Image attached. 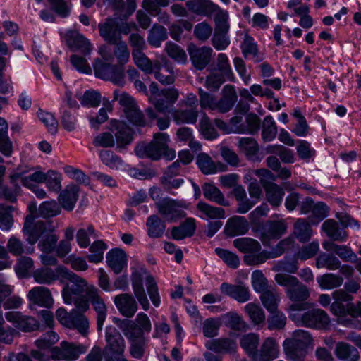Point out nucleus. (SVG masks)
<instances>
[{
	"label": "nucleus",
	"instance_id": "obj_1",
	"mask_svg": "<svg viewBox=\"0 0 361 361\" xmlns=\"http://www.w3.org/2000/svg\"><path fill=\"white\" fill-rule=\"evenodd\" d=\"M305 309V303L291 304L288 307L290 319L298 326L314 329H325L328 326L330 319L325 311L321 309H313L303 314L299 312Z\"/></svg>",
	"mask_w": 361,
	"mask_h": 361
},
{
	"label": "nucleus",
	"instance_id": "obj_2",
	"mask_svg": "<svg viewBox=\"0 0 361 361\" xmlns=\"http://www.w3.org/2000/svg\"><path fill=\"white\" fill-rule=\"evenodd\" d=\"M169 137L167 133H157L154 135L153 140L148 144H138L135 152L140 158H149L152 160H159L164 156L168 160H172L176 157L173 149L169 147Z\"/></svg>",
	"mask_w": 361,
	"mask_h": 361
},
{
	"label": "nucleus",
	"instance_id": "obj_3",
	"mask_svg": "<svg viewBox=\"0 0 361 361\" xmlns=\"http://www.w3.org/2000/svg\"><path fill=\"white\" fill-rule=\"evenodd\" d=\"M274 280L279 286L286 288V294L293 302H302L310 296V289L307 286L291 274H276Z\"/></svg>",
	"mask_w": 361,
	"mask_h": 361
},
{
	"label": "nucleus",
	"instance_id": "obj_4",
	"mask_svg": "<svg viewBox=\"0 0 361 361\" xmlns=\"http://www.w3.org/2000/svg\"><path fill=\"white\" fill-rule=\"evenodd\" d=\"M61 273L64 274L63 281L67 279L71 283L66 284L62 291V296L66 304H72L74 298L80 296L85 290L88 291L87 282L85 279L75 274L66 269H59Z\"/></svg>",
	"mask_w": 361,
	"mask_h": 361
},
{
	"label": "nucleus",
	"instance_id": "obj_5",
	"mask_svg": "<svg viewBox=\"0 0 361 361\" xmlns=\"http://www.w3.org/2000/svg\"><path fill=\"white\" fill-rule=\"evenodd\" d=\"M284 221H267L252 227V231L264 245H267L271 239H278L286 231Z\"/></svg>",
	"mask_w": 361,
	"mask_h": 361
},
{
	"label": "nucleus",
	"instance_id": "obj_6",
	"mask_svg": "<svg viewBox=\"0 0 361 361\" xmlns=\"http://www.w3.org/2000/svg\"><path fill=\"white\" fill-rule=\"evenodd\" d=\"M93 68L97 78L109 80L117 85L123 86L125 85L123 70L117 65L96 59L93 63Z\"/></svg>",
	"mask_w": 361,
	"mask_h": 361
},
{
	"label": "nucleus",
	"instance_id": "obj_7",
	"mask_svg": "<svg viewBox=\"0 0 361 361\" xmlns=\"http://www.w3.org/2000/svg\"><path fill=\"white\" fill-rule=\"evenodd\" d=\"M114 45L112 52L106 45L101 46L98 49V53L106 61H111L115 57L118 66L122 68V66L130 61V52L125 41L120 39L116 43H111Z\"/></svg>",
	"mask_w": 361,
	"mask_h": 361
},
{
	"label": "nucleus",
	"instance_id": "obj_8",
	"mask_svg": "<svg viewBox=\"0 0 361 361\" xmlns=\"http://www.w3.org/2000/svg\"><path fill=\"white\" fill-rule=\"evenodd\" d=\"M46 231V224L32 214L26 216L22 232L27 242L35 245Z\"/></svg>",
	"mask_w": 361,
	"mask_h": 361
},
{
	"label": "nucleus",
	"instance_id": "obj_9",
	"mask_svg": "<svg viewBox=\"0 0 361 361\" xmlns=\"http://www.w3.org/2000/svg\"><path fill=\"white\" fill-rule=\"evenodd\" d=\"M109 129L114 134L115 145L117 149H126L132 142L133 132L125 122L117 120L111 121Z\"/></svg>",
	"mask_w": 361,
	"mask_h": 361
},
{
	"label": "nucleus",
	"instance_id": "obj_10",
	"mask_svg": "<svg viewBox=\"0 0 361 361\" xmlns=\"http://www.w3.org/2000/svg\"><path fill=\"white\" fill-rule=\"evenodd\" d=\"M123 333L128 332L136 336H145L144 334L151 331L152 325L148 316L140 312L135 320H123L119 325Z\"/></svg>",
	"mask_w": 361,
	"mask_h": 361
},
{
	"label": "nucleus",
	"instance_id": "obj_11",
	"mask_svg": "<svg viewBox=\"0 0 361 361\" xmlns=\"http://www.w3.org/2000/svg\"><path fill=\"white\" fill-rule=\"evenodd\" d=\"M156 207L159 214L169 221H175L185 216L181 209L184 207V203L181 201L165 198L157 202Z\"/></svg>",
	"mask_w": 361,
	"mask_h": 361
},
{
	"label": "nucleus",
	"instance_id": "obj_12",
	"mask_svg": "<svg viewBox=\"0 0 361 361\" xmlns=\"http://www.w3.org/2000/svg\"><path fill=\"white\" fill-rule=\"evenodd\" d=\"M105 337L106 345L104 351L106 353L113 356L123 355L126 348V343L118 331L114 327H107Z\"/></svg>",
	"mask_w": 361,
	"mask_h": 361
},
{
	"label": "nucleus",
	"instance_id": "obj_13",
	"mask_svg": "<svg viewBox=\"0 0 361 361\" xmlns=\"http://www.w3.org/2000/svg\"><path fill=\"white\" fill-rule=\"evenodd\" d=\"M188 51L194 67L198 70L204 69L211 61L213 50L209 47H197L194 44H190Z\"/></svg>",
	"mask_w": 361,
	"mask_h": 361
},
{
	"label": "nucleus",
	"instance_id": "obj_14",
	"mask_svg": "<svg viewBox=\"0 0 361 361\" xmlns=\"http://www.w3.org/2000/svg\"><path fill=\"white\" fill-rule=\"evenodd\" d=\"M87 298L97 312V330L102 331L106 317L107 308L104 300L99 294V290L94 286H90L87 291Z\"/></svg>",
	"mask_w": 361,
	"mask_h": 361
},
{
	"label": "nucleus",
	"instance_id": "obj_15",
	"mask_svg": "<svg viewBox=\"0 0 361 361\" xmlns=\"http://www.w3.org/2000/svg\"><path fill=\"white\" fill-rule=\"evenodd\" d=\"M147 274L145 269L135 270L131 275L132 287L135 297L138 300L142 309L145 311L149 308V302L143 286V276Z\"/></svg>",
	"mask_w": 361,
	"mask_h": 361
},
{
	"label": "nucleus",
	"instance_id": "obj_16",
	"mask_svg": "<svg viewBox=\"0 0 361 361\" xmlns=\"http://www.w3.org/2000/svg\"><path fill=\"white\" fill-rule=\"evenodd\" d=\"M152 73L155 78L162 85H172L175 81L173 67L165 58L154 61Z\"/></svg>",
	"mask_w": 361,
	"mask_h": 361
},
{
	"label": "nucleus",
	"instance_id": "obj_17",
	"mask_svg": "<svg viewBox=\"0 0 361 361\" xmlns=\"http://www.w3.org/2000/svg\"><path fill=\"white\" fill-rule=\"evenodd\" d=\"M259 346L254 361H273L279 357V346L275 338L268 337Z\"/></svg>",
	"mask_w": 361,
	"mask_h": 361
},
{
	"label": "nucleus",
	"instance_id": "obj_18",
	"mask_svg": "<svg viewBox=\"0 0 361 361\" xmlns=\"http://www.w3.org/2000/svg\"><path fill=\"white\" fill-rule=\"evenodd\" d=\"M65 39L67 46L72 51H79L84 56L91 54L92 47L90 42L78 32L69 31L66 34Z\"/></svg>",
	"mask_w": 361,
	"mask_h": 361
},
{
	"label": "nucleus",
	"instance_id": "obj_19",
	"mask_svg": "<svg viewBox=\"0 0 361 361\" xmlns=\"http://www.w3.org/2000/svg\"><path fill=\"white\" fill-rule=\"evenodd\" d=\"M5 317L23 331H32L39 327V322L34 317L23 315L20 312H8Z\"/></svg>",
	"mask_w": 361,
	"mask_h": 361
},
{
	"label": "nucleus",
	"instance_id": "obj_20",
	"mask_svg": "<svg viewBox=\"0 0 361 361\" xmlns=\"http://www.w3.org/2000/svg\"><path fill=\"white\" fill-rule=\"evenodd\" d=\"M118 21L116 18H107L104 23L98 25L99 33L108 44L116 43L122 39L118 30Z\"/></svg>",
	"mask_w": 361,
	"mask_h": 361
},
{
	"label": "nucleus",
	"instance_id": "obj_21",
	"mask_svg": "<svg viewBox=\"0 0 361 361\" xmlns=\"http://www.w3.org/2000/svg\"><path fill=\"white\" fill-rule=\"evenodd\" d=\"M114 304L119 312L127 318L133 317L138 310L134 297L129 293H121L114 298Z\"/></svg>",
	"mask_w": 361,
	"mask_h": 361
},
{
	"label": "nucleus",
	"instance_id": "obj_22",
	"mask_svg": "<svg viewBox=\"0 0 361 361\" xmlns=\"http://www.w3.org/2000/svg\"><path fill=\"white\" fill-rule=\"evenodd\" d=\"M80 187L74 183L67 185L59 195V204L66 211H72L78 200Z\"/></svg>",
	"mask_w": 361,
	"mask_h": 361
},
{
	"label": "nucleus",
	"instance_id": "obj_23",
	"mask_svg": "<svg viewBox=\"0 0 361 361\" xmlns=\"http://www.w3.org/2000/svg\"><path fill=\"white\" fill-rule=\"evenodd\" d=\"M27 298L32 303L46 308H51L54 305V299L48 288L36 286L27 294Z\"/></svg>",
	"mask_w": 361,
	"mask_h": 361
},
{
	"label": "nucleus",
	"instance_id": "obj_24",
	"mask_svg": "<svg viewBox=\"0 0 361 361\" xmlns=\"http://www.w3.org/2000/svg\"><path fill=\"white\" fill-rule=\"evenodd\" d=\"M59 269H66V267L60 266L52 269L49 267H42L33 272V277L35 282L40 284H51L57 279L63 282L64 274L61 273Z\"/></svg>",
	"mask_w": 361,
	"mask_h": 361
},
{
	"label": "nucleus",
	"instance_id": "obj_25",
	"mask_svg": "<svg viewBox=\"0 0 361 361\" xmlns=\"http://www.w3.org/2000/svg\"><path fill=\"white\" fill-rule=\"evenodd\" d=\"M171 116L176 124H194L197 122L198 111L178 104L171 111Z\"/></svg>",
	"mask_w": 361,
	"mask_h": 361
},
{
	"label": "nucleus",
	"instance_id": "obj_26",
	"mask_svg": "<svg viewBox=\"0 0 361 361\" xmlns=\"http://www.w3.org/2000/svg\"><path fill=\"white\" fill-rule=\"evenodd\" d=\"M249 231V223L244 216H235L230 218L225 226L227 236L234 237L245 234Z\"/></svg>",
	"mask_w": 361,
	"mask_h": 361
},
{
	"label": "nucleus",
	"instance_id": "obj_27",
	"mask_svg": "<svg viewBox=\"0 0 361 361\" xmlns=\"http://www.w3.org/2000/svg\"><path fill=\"white\" fill-rule=\"evenodd\" d=\"M237 94L231 85H226L221 91V97L216 102L215 110L224 114L229 111L237 101Z\"/></svg>",
	"mask_w": 361,
	"mask_h": 361
},
{
	"label": "nucleus",
	"instance_id": "obj_28",
	"mask_svg": "<svg viewBox=\"0 0 361 361\" xmlns=\"http://www.w3.org/2000/svg\"><path fill=\"white\" fill-rule=\"evenodd\" d=\"M205 346L209 350L221 354H232L237 349L236 343L229 338L208 340L205 343Z\"/></svg>",
	"mask_w": 361,
	"mask_h": 361
},
{
	"label": "nucleus",
	"instance_id": "obj_29",
	"mask_svg": "<svg viewBox=\"0 0 361 361\" xmlns=\"http://www.w3.org/2000/svg\"><path fill=\"white\" fill-rule=\"evenodd\" d=\"M237 146L246 158L254 162H259L262 158L259 156V147L257 142L252 137H241Z\"/></svg>",
	"mask_w": 361,
	"mask_h": 361
},
{
	"label": "nucleus",
	"instance_id": "obj_30",
	"mask_svg": "<svg viewBox=\"0 0 361 361\" xmlns=\"http://www.w3.org/2000/svg\"><path fill=\"white\" fill-rule=\"evenodd\" d=\"M130 343L129 353L132 357L137 360L142 359L147 345V340L145 336H136L132 334L123 333Z\"/></svg>",
	"mask_w": 361,
	"mask_h": 361
},
{
	"label": "nucleus",
	"instance_id": "obj_31",
	"mask_svg": "<svg viewBox=\"0 0 361 361\" xmlns=\"http://www.w3.org/2000/svg\"><path fill=\"white\" fill-rule=\"evenodd\" d=\"M127 260L126 253L120 248L112 249L106 255L107 264L116 274L127 266Z\"/></svg>",
	"mask_w": 361,
	"mask_h": 361
},
{
	"label": "nucleus",
	"instance_id": "obj_32",
	"mask_svg": "<svg viewBox=\"0 0 361 361\" xmlns=\"http://www.w3.org/2000/svg\"><path fill=\"white\" fill-rule=\"evenodd\" d=\"M323 248L327 252H333L344 262H351L356 259V254L346 245H338L331 241L322 243Z\"/></svg>",
	"mask_w": 361,
	"mask_h": 361
},
{
	"label": "nucleus",
	"instance_id": "obj_33",
	"mask_svg": "<svg viewBox=\"0 0 361 361\" xmlns=\"http://www.w3.org/2000/svg\"><path fill=\"white\" fill-rule=\"evenodd\" d=\"M335 355L341 361H358L360 354L357 349L345 342H338L336 344Z\"/></svg>",
	"mask_w": 361,
	"mask_h": 361
},
{
	"label": "nucleus",
	"instance_id": "obj_34",
	"mask_svg": "<svg viewBox=\"0 0 361 361\" xmlns=\"http://www.w3.org/2000/svg\"><path fill=\"white\" fill-rule=\"evenodd\" d=\"M240 346L252 360L259 345V336L255 333L242 335L239 338Z\"/></svg>",
	"mask_w": 361,
	"mask_h": 361
},
{
	"label": "nucleus",
	"instance_id": "obj_35",
	"mask_svg": "<svg viewBox=\"0 0 361 361\" xmlns=\"http://www.w3.org/2000/svg\"><path fill=\"white\" fill-rule=\"evenodd\" d=\"M196 229L195 221L193 218H187L179 226L171 229V236L174 240H180L187 237H191Z\"/></svg>",
	"mask_w": 361,
	"mask_h": 361
},
{
	"label": "nucleus",
	"instance_id": "obj_36",
	"mask_svg": "<svg viewBox=\"0 0 361 361\" xmlns=\"http://www.w3.org/2000/svg\"><path fill=\"white\" fill-rule=\"evenodd\" d=\"M283 348L286 357L292 361H303L307 350L287 338L283 343Z\"/></svg>",
	"mask_w": 361,
	"mask_h": 361
},
{
	"label": "nucleus",
	"instance_id": "obj_37",
	"mask_svg": "<svg viewBox=\"0 0 361 361\" xmlns=\"http://www.w3.org/2000/svg\"><path fill=\"white\" fill-rule=\"evenodd\" d=\"M322 229L334 241L343 242L347 238L346 232L341 230L334 219L326 220L322 224Z\"/></svg>",
	"mask_w": 361,
	"mask_h": 361
},
{
	"label": "nucleus",
	"instance_id": "obj_38",
	"mask_svg": "<svg viewBox=\"0 0 361 361\" xmlns=\"http://www.w3.org/2000/svg\"><path fill=\"white\" fill-rule=\"evenodd\" d=\"M260 300L268 312H275L281 298L277 289L272 287L261 293Z\"/></svg>",
	"mask_w": 361,
	"mask_h": 361
},
{
	"label": "nucleus",
	"instance_id": "obj_39",
	"mask_svg": "<svg viewBox=\"0 0 361 361\" xmlns=\"http://www.w3.org/2000/svg\"><path fill=\"white\" fill-rule=\"evenodd\" d=\"M186 6L191 11L204 16L209 15L218 9V6L209 0H189L186 2Z\"/></svg>",
	"mask_w": 361,
	"mask_h": 361
},
{
	"label": "nucleus",
	"instance_id": "obj_40",
	"mask_svg": "<svg viewBox=\"0 0 361 361\" xmlns=\"http://www.w3.org/2000/svg\"><path fill=\"white\" fill-rule=\"evenodd\" d=\"M203 195L208 200L214 202L221 206L227 207L229 202L226 200L224 194L215 185L210 183H204L202 186Z\"/></svg>",
	"mask_w": 361,
	"mask_h": 361
},
{
	"label": "nucleus",
	"instance_id": "obj_41",
	"mask_svg": "<svg viewBox=\"0 0 361 361\" xmlns=\"http://www.w3.org/2000/svg\"><path fill=\"white\" fill-rule=\"evenodd\" d=\"M233 245L240 252L250 255L252 252H258L261 250L259 243L251 238H239L233 240Z\"/></svg>",
	"mask_w": 361,
	"mask_h": 361
},
{
	"label": "nucleus",
	"instance_id": "obj_42",
	"mask_svg": "<svg viewBox=\"0 0 361 361\" xmlns=\"http://www.w3.org/2000/svg\"><path fill=\"white\" fill-rule=\"evenodd\" d=\"M6 247L7 252H9L15 256H20L23 254H32L35 251L32 245L27 247H25L23 242L14 235L8 239Z\"/></svg>",
	"mask_w": 361,
	"mask_h": 361
},
{
	"label": "nucleus",
	"instance_id": "obj_43",
	"mask_svg": "<svg viewBox=\"0 0 361 361\" xmlns=\"http://www.w3.org/2000/svg\"><path fill=\"white\" fill-rule=\"evenodd\" d=\"M317 283L322 289H334L341 286L343 283L342 276L327 273L317 278Z\"/></svg>",
	"mask_w": 361,
	"mask_h": 361
},
{
	"label": "nucleus",
	"instance_id": "obj_44",
	"mask_svg": "<svg viewBox=\"0 0 361 361\" xmlns=\"http://www.w3.org/2000/svg\"><path fill=\"white\" fill-rule=\"evenodd\" d=\"M293 233L300 242H307L312 235L310 224L304 219H298L294 224Z\"/></svg>",
	"mask_w": 361,
	"mask_h": 361
},
{
	"label": "nucleus",
	"instance_id": "obj_45",
	"mask_svg": "<svg viewBox=\"0 0 361 361\" xmlns=\"http://www.w3.org/2000/svg\"><path fill=\"white\" fill-rule=\"evenodd\" d=\"M298 269L296 259L285 257L283 259L274 262L272 271L278 274H294Z\"/></svg>",
	"mask_w": 361,
	"mask_h": 361
},
{
	"label": "nucleus",
	"instance_id": "obj_46",
	"mask_svg": "<svg viewBox=\"0 0 361 361\" xmlns=\"http://www.w3.org/2000/svg\"><path fill=\"white\" fill-rule=\"evenodd\" d=\"M316 267L318 269L326 268L329 270H336L341 267V261L332 254L322 252L317 257Z\"/></svg>",
	"mask_w": 361,
	"mask_h": 361
},
{
	"label": "nucleus",
	"instance_id": "obj_47",
	"mask_svg": "<svg viewBox=\"0 0 361 361\" xmlns=\"http://www.w3.org/2000/svg\"><path fill=\"white\" fill-rule=\"evenodd\" d=\"M266 193V197L269 204L275 207H279L281 204L284 195L283 188L275 184H270L264 188Z\"/></svg>",
	"mask_w": 361,
	"mask_h": 361
},
{
	"label": "nucleus",
	"instance_id": "obj_48",
	"mask_svg": "<svg viewBox=\"0 0 361 361\" xmlns=\"http://www.w3.org/2000/svg\"><path fill=\"white\" fill-rule=\"evenodd\" d=\"M167 37V30L161 25L154 24L149 31L147 39L150 45L159 47L161 42L166 40Z\"/></svg>",
	"mask_w": 361,
	"mask_h": 361
},
{
	"label": "nucleus",
	"instance_id": "obj_49",
	"mask_svg": "<svg viewBox=\"0 0 361 361\" xmlns=\"http://www.w3.org/2000/svg\"><path fill=\"white\" fill-rule=\"evenodd\" d=\"M147 233L151 238H160L163 235L166 226L157 215H152L148 217L146 223Z\"/></svg>",
	"mask_w": 361,
	"mask_h": 361
},
{
	"label": "nucleus",
	"instance_id": "obj_50",
	"mask_svg": "<svg viewBox=\"0 0 361 361\" xmlns=\"http://www.w3.org/2000/svg\"><path fill=\"white\" fill-rule=\"evenodd\" d=\"M246 125L240 124L237 127L235 131L238 133H249L254 135L258 132L260 119L255 114H249L245 118Z\"/></svg>",
	"mask_w": 361,
	"mask_h": 361
},
{
	"label": "nucleus",
	"instance_id": "obj_51",
	"mask_svg": "<svg viewBox=\"0 0 361 361\" xmlns=\"http://www.w3.org/2000/svg\"><path fill=\"white\" fill-rule=\"evenodd\" d=\"M244 310L254 324L259 326L264 323V312L258 305L250 302L244 307Z\"/></svg>",
	"mask_w": 361,
	"mask_h": 361
},
{
	"label": "nucleus",
	"instance_id": "obj_52",
	"mask_svg": "<svg viewBox=\"0 0 361 361\" xmlns=\"http://www.w3.org/2000/svg\"><path fill=\"white\" fill-rule=\"evenodd\" d=\"M278 132V128L275 121L271 116H267L262 124V138L265 142L273 140Z\"/></svg>",
	"mask_w": 361,
	"mask_h": 361
},
{
	"label": "nucleus",
	"instance_id": "obj_53",
	"mask_svg": "<svg viewBox=\"0 0 361 361\" xmlns=\"http://www.w3.org/2000/svg\"><path fill=\"white\" fill-rule=\"evenodd\" d=\"M61 345L63 346V351L66 355L64 358L66 361H73L77 360L80 355L86 352L87 348L82 345H76L73 343L62 341Z\"/></svg>",
	"mask_w": 361,
	"mask_h": 361
},
{
	"label": "nucleus",
	"instance_id": "obj_54",
	"mask_svg": "<svg viewBox=\"0 0 361 361\" xmlns=\"http://www.w3.org/2000/svg\"><path fill=\"white\" fill-rule=\"evenodd\" d=\"M165 51L168 56L179 63H185L188 57L185 51L178 44L168 42L165 44Z\"/></svg>",
	"mask_w": 361,
	"mask_h": 361
},
{
	"label": "nucleus",
	"instance_id": "obj_55",
	"mask_svg": "<svg viewBox=\"0 0 361 361\" xmlns=\"http://www.w3.org/2000/svg\"><path fill=\"white\" fill-rule=\"evenodd\" d=\"M197 209L209 219L225 218V210L221 207L212 206L204 202H199Z\"/></svg>",
	"mask_w": 361,
	"mask_h": 361
},
{
	"label": "nucleus",
	"instance_id": "obj_56",
	"mask_svg": "<svg viewBox=\"0 0 361 361\" xmlns=\"http://www.w3.org/2000/svg\"><path fill=\"white\" fill-rule=\"evenodd\" d=\"M287 339L292 341L307 350L309 348H312L313 338L307 331L296 330L293 332L291 337Z\"/></svg>",
	"mask_w": 361,
	"mask_h": 361
},
{
	"label": "nucleus",
	"instance_id": "obj_57",
	"mask_svg": "<svg viewBox=\"0 0 361 361\" xmlns=\"http://www.w3.org/2000/svg\"><path fill=\"white\" fill-rule=\"evenodd\" d=\"M197 164L204 174H212L217 172V166L206 153H200L197 155Z\"/></svg>",
	"mask_w": 361,
	"mask_h": 361
},
{
	"label": "nucleus",
	"instance_id": "obj_58",
	"mask_svg": "<svg viewBox=\"0 0 361 361\" xmlns=\"http://www.w3.org/2000/svg\"><path fill=\"white\" fill-rule=\"evenodd\" d=\"M274 256L270 251L262 250L244 256L243 260L247 265L256 266L264 263L267 259H274Z\"/></svg>",
	"mask_w": 361,
	"mask_h": 361
},
{
	"label": "nucleus",
	"instance_id": "obj_59",
	"mask_svg": "<svg viewBox=\"0 0 361 361\" xmlns=\"http://www.w3.org/2000/svg\"><path fill=\"white\" fill-rule=\"evenodd\" d=\"M60 206L55 200L45 201L39 205L38 212L44 218L54 217L61 213Z\"/></svg>",
	"mask_w": 361,
	"mask_h": 361
},
{
	"label": "nucleus",
	"instance_id": "obj_60",
	"mask_svg": "<svg viewBox=\"0 0 361 361\" xmlns=\"http://www.w3.org/2000/svg\"><path fill=\"white\" fill-rule=\"evenodd\" d=\"M102 162L113 170H117L123 164L120 157L109 150H102L99 153Z\"/></svg>",
	"mask_w": 361,
	"mask_h": 361
},
{
	"label": "nucleus",
	"instance_id": "obj_61",
	"mask_svg": "<svg viewBox=\"0 0 361 361\" xmlns=\"http://www.w3.org/2000/svg\"><path fill=\"white\" fill-rule=\"evenodd\" d=\"M169 0H143L142 8L151 16L161 14V7L169 6Z\"/></svg>",
	"mask_w": 361,
	"mask_h": 361
},
{
	"label": "nucleus",
	"instance_id": "obj_62",
	"mask_svg": "<svg viewBox=\"0 0 361 361\" xmlns=\"http://www.w3.org/2000/svg\"><path fill=\"white\" fill-rule=\"evenodd\" d=\"M59 339L57 334L53 331H49L44 334L39 339L36 340L35 345L37 349L45 350L49 349Z\"/></svg>",
	"mask_w": 361,
	"mask_h": 361
},
{
	"label": "nucleus",
	"instance_id": "obj_63",
	"mask_svg": "<svg viewBox=\"0 0 361 361\" xmlns=\"http://www.w3.org/2000/svg\"><path fill=\"white\" fill-rule=\"evenodd\" d=\"M221 319L226 326L233 330H239L245 324L242 317L235 312H227L221 315Z\"/></svg>",
	"mask_w": 361,
	"mask_h": 361
},
{
	"label": "nucleus",
	"instance_id": "obj_64",
	"mask_svg": "<svg viewBox=\"0 0 361 361\" xmlns=\"http://www.w3.org/2000/svg\"><path fill=\"white\" fill-rule=\"evenodd\" d=\"M47 188L50 190L58 192L61 189V175L54 170H49L45 175Z\"/></svg>",
	"mask_w": 361,
	"mask_h": 361
}]
</instances>
